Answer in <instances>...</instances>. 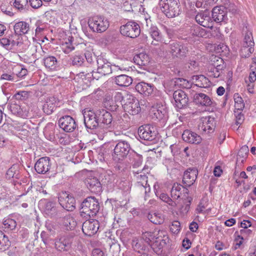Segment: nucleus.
<instances>
[{"instance_id":"nucleus-64","label":"nucleus","mask_w":256,"mask_h":256,"mask_svg":"<svg viewBox=\"0 0 256 256\" xmlns=\"http://www.w3.org/2000/svg\"><path fill=\"white\" fill-rule=\"evenodd\" d=\"M150 168L146 165L143 168H140L139 176H146L147 174H150Z\"/></svg>"},{"instance_id":"nucleus-45","label":"nucleus","mask_w":256,"mask_h":256,"mask_svg":"<svg viewBox=\"0 0 256 256\" xmlns=\"http://www.w3.org/2000/svg\"><path fill=\"white\" fill-rule=\"evenodd\" d=\"M182 186L178 184H174L171 190V196L173 199H178L181 195Z\"/></svg>"},{"instance_id":"nucleus-58","label":"nucleus","mask_w":256,"mask_h":256,"mask_svg":"<svg viewBox=\"0 0 256 256\" xmlns=\"http://www.w3.org/2000/svg\"><path fill=\"white\" fill-rule=\"evenodd\" d=\"M180 82V85L182 86L185 88H190L192 87L193 83L190 82L188 81V80L184 79V78H179Z\"/></svg>"},{"instance_id":"nucleus-35","label":"nucleus","mask_w":256,"mask_h":256,"mask_svg":"<svg viewBox=\"0 0 256 256\" xmlns=\"http://www.w3.org/2000/svg\"><path fill=\"white\" fill-rule=\"evenodd\" d=\"M146 26L148 28V30L152 38L156 41L160 40L162 37L158 28L156 26H151L150 28H148L149 22H150L151 21L150 20L146 19Z\"/></svg>"},{"instance_id":"nucleus-40","label":"nucleus","mask_w":256,"mask_h":256,"mask_svg":"<svg viewBox=\"0 0 256 256\" xmlns=\"http://www.w3.org/2000/svg\"><path fill=\"white\" fill-rule=\"evenodd\" d=\"M70 246V244L68 240L64 238H60L55 242V247L59 251H66Z\"/></svg>"},{"instance_id":"nucleus-30","label":"nucleus","mask_w":256,"mask_h":256,"mask_svg":"<svg viewBox=\"0 0 256 256\" xmlns=\"http://www.w3.org/2000/svg\"><path fill=\"white\" fill-rule=\"evenodd\" d=\"M56 98L50 96L46 98L45 103L42 106L44 112L48 115L52 114L56 108Z\"/></svg>"},{"instance_id":"nucleus-32","label":"nucleus","mask_w":256,"mask_h":256,"mask_svg":"<svg viewBox=\"0 0 256 256\" xmlns=\"http://www.w3.org/2000/svg\"><path fill=\"white\" fill-rule=\"evenodd\" d=\"M115 82L120 86L126 87L132 84V79L127 75L120 74L115 77Z\"/></svg>"},{"instance_id":"nucleus-14","label":"nucleus","mask_w":256,"mask_h":256,"mask_svg":"<svg viewBox=\"0 0 256 256\" xmlns=\"http://www.w3.org/2000/svg\"><path fill=\"white\" fill-rule=\"evenodd\" d=\"M60 206L68 211H73L75 209L76 201L73 196L67 193L62 192L58 198Z\"/></svg>"},{"instance_id":"nucleus-50","label":"nucleus","mask_w":256,"mask_h":256,"mask_svg":"<svg viewBox=\"0 0 256 256\" xmlns=\"http://www.w3.org/2000/svg\"><path fill=\"white\" fill-rule=\"evenodd\" d=\"M64 224L66 226H68L70 229L74 228L76 225L74 218L70 216H67L64 218Z\"/></svg>"},{"instance_id":"nucleus-61","label":"nucleus","mask_w":256,"mask_h":256,"mask_svg":"<svg viewBox=\"0 0 256 256\" xmlns=\"http://www.w3.org/2000/svg\"><path fill=\"white\" fill-rule=\"evenodd\" d=\"M85 58L89 64L92 63L96 60L95 56L90 52H86L84 54Z\"/></svg>"},{"instance_id":"nucleus-54","label":"nucleus","mask_w":256,"mask_h":256,"mask_svg":"<svg viewBox=\"0 0 256 256\" xmlns=\"http://www.w3.org/2000/svg\"><path fill=\"white\" fill-rule=\"evenodd\" d=\"M198 172L195 167L188 168L184 172V176H198Z\"/></svg>"},{"instance_id":"nucleus-44","label":"nucleus","mask_w":256,"mask_h":256,"mask_svg":"<svg viewBox=\"0 0 256 256\" xmlns=\"http://www.w3.org/2000/svg\"><path fill=\"white\" fill-rule=\"evenodd\" d=\"M11 246V242L8 236L4 234L0 239V250L5 251L7 250Z\"/></svg>"},{"instance_id":"nucleus-24","label":"nucleus","mask_w":256,"mask_h":256,"mask_svg":"<svg viewBox=\"0 0 256 256\" xmlns=\"http://www.w3.org/2000/svg\"><path fill=\"white\" fill-rule=\"evenodd\" d=\"M182 138L184 142L192 144H198L202 141V138L198 134L189 130L184 131Z\"/></svg>"},{"instance_id":"nucleus-27","label":"nucleus","mask_w":256,"mask_h":256,"mask_svg":"<svg viewBox=\"0 0 256 256\" xmlns=\"http://www.w3.org/2000/svg\"><path fill=\"white\" fill-rule=\"evenodd\" d=\"M195 19L196 22L204 27H212V22L207 12H202L198 14Z\"/></svg>"},{"instance_id":"nucleus-6","label":"nucleus","mask_w":256,"mask_h":256,"mask_svg":"<svg viewBox=\"0 0 256 256\" xmlns=\"http://www.w3.org/2000/svg\"><path fill=\"white\" fill-rule=\"evenodd\" d=\"M120 34L124 36L134 38L140 33V26L136 22L129 21L125 24L122 25L120 28Z\"/></svg>"},{"instance_id":"nucleus-51","label":"nucleus","mask_w":256,"mask_h":256,"mask_svg":"<svg viewBox=\"0 0 256 256\" xmlns=\"http://www.w3.org/2000/svg\"><path fill=\"white\" fill-rule=\"evenodd\" d=\"M84 58L82 56H74L72 58V63L74 66H81L84 64Z\"/></svg>"},{"instance_id":"nucleus-53","label":"nucleus","mask_w":256,"mask_h":256,"mask_svg":"<svg viewBox=\"0 0 256 256\" xmlns=\"http://www.w3.org/2000/svg\"><path fill=\"white\" fill-rule=\"evenodd\" d=\"M242 110H234V114L236 117V124L238 126L241 124L244 120V118L243 114H242Z\"/></svg>"},{"instance_id":"nucleus-62","label":"nucleus","mask_w":256,"mask_h":256,"mask_svg":"<svg viewBox=\"0 0 256 256\" xmlns=\"http://www.w3.org/2000/svg\"><path fill=\"white\" fill-rule=\"evenodd\" d=\"M208 76L210 77L217 78L220 76L222 74L218 72L217 70H215L213 68H211L210 70L208 72Z\"/></svg>"},{"instance_id":"nucleus-15","label":"nucleus","mask_w":256,"mask_h":256,"mask_svg":"<svg viewBox=\"0 0 256 256\" xmlns=\"http://www.w3.org/2000/svg\"><path fill=\"white\" fill-rule=\"evenodd\" d=\"M58 124L60 127L66 132H72L77 126L75 120L70 116L60 118Z\"/></svg>"},{"instance_id":"nucleus-57","label":"nucleus","mask_w":256,"mask_h":256,"mask_svg":"<svg viewBox=\"0 0 256 256\" xmlns=\"http://www.w3.org/2000/svg\"><path fill=\"white\" fill-rule=\"evenodd\" d=\"M78 78H81L82 80H89V79L92 76V72H81L77 75Z\"/></svg>"},{"instance_id":"nucleus-1","label":"nucleus","mask_w":256,"mask_h":256,"mask_svg":"<svg viewBox=\"0 0 256 256\" xmlns=\"http://www.w3.org/2000/svg\"><path fill=\"white\" fill-rule=\"evenodd\" d=\"M97 70L92 71V77L94 79L98 80L102 76H106L114 72L118 74L119 70H124L123 67L118 66H112L110 63L102 56L97 57Z\"/></svg>"},{"instance_id":"nucleus-17","label":"nucleus","mask_w":256,"mask_h":256,"mask_svg":"<svg viewBox=\"0 0 256 256\" xmlns=\"http://www.w3.org/2000/svg\"><path fill=\"white\" fill-rule=\"evenodd\" d=\"M214 120L210 116L202 118V122L198 126L200 131L206 134L214 132Z\"/></svg>"},{"instance_id":"nucleus-34","label":"nucleus","mask_w":256,"mask_h":256,"mask_svg":"<svg viewBox=\"0 0 256 256\" xmlns=\"http://www.w3.org/2000/svg\"><path fill=\"white\" fill-rule=\"evenodd\" d=\"M212 60H214V62L212 68L217 70L222 75L226 68V64L224 62L223 60L216 56H212Z\"/></svg>"},{"instance_id":"nucleus-28","label":"nucleus","mask_w":256,"mask_h":256,"mask_svg":"<svg viewBox=\"0 0 256 256\" xmlns=\"http://www.w3.org/2000/svg\"><path fill=\"white\" fill-rule=\"evenodd\" d=\"M135 88L140 94L145 96H149L153 92L154 85L142 82L136 86Z\"/></svg>"},{"instance_id":"nucleus-22","label":"nucleus","mask_w":256,"mask_h":256,"mask_svg":"<svg viewBox=\"0 0 256 256\" xmlns=\"http://www.w3.org/2000/svg\"><path fill=\"white\" fill-rule=\"evenodd\" d=\"M190 34L192 37L190 38L189 42H195L199 40L201 38H206V30L198 25H194L190 29Z\"/></svg>"},{"instance_id":"nucleus-48","label":"nucleus","mask_w":256,"mask_h":256,"mask_svg":"<svg viewBox=\"0 0 256 256\" xmlns=\"http://www.w3.org/2000/svg\"><path fill=\"white\" fill-rule=\"evenodd\" d=\"M19 166L13 164L6 172L8 176H18L20 174Z\"/></svg>"},{"instance_id":"nucleus-49","label":"nucleus","mask_w":256,"mask_h":256,"mask_svg":"<svg viewBox=\"0 0 256 256\" xmlns=\"http://www.w3.org/2000/svg\"><path fill=\"white\" fill-rule=\"evenodd\" d=\"M160 198L163 202L167 203L172 208H176L177 206L176 202L172 200L167 194L162 193L159 196Z\"/></svg>"},{"instance_id":"nucleus-37","label":"nucleus","mask_w":256,"mask_h":256,"mask_svg":"<svg viewBox=\"0 0 256 256\" xmlns=\"http://www.w3.org/2000/svg\"><path fill=\"white\" fill-rule=\"evenodd\" d=\"M147 218L152 222L156 224H160L164 220V216L160 213H149L148 214Z\"/></svg>"},{"instance_id":"nucleus-8","label":"nucleus","mask_w":256,"mask_h":256,"mask_svg":"<svg viewBox=\"0 0 256 256\" xmlns=\"http://www.w3.org/2000/svg\"><path fill=\"white\" fill-rule=\"evenodd\" d=\"M130 150V144L127 142L120 141L114 147L113 159L116 162L122 160L128 156Z\"/></svg>"},{"instance_id":"nucleus-47","label":"nucleus","mask_w":256,"mask_h":256,"mask_svg":"<svg viewBox=\"0 0 256 256\" xmlns=\"http://www.w3.org/2000/svg\"><path fill=\"white\" fill-rule=\"evenodd\" d=\"M72 37L69 38H68V42H66L62 44L63 52L66 54H69L74 49V47L72 44Z\"/></svg>"},{"instance_id":"nucleus-7","label":"nucleus","mask_w":256,"mask_h":256,"mask_svg":"<svg viewBox=\"0 0 256 256\" xmlns=\"http://www.w3.org/2000/svg\"><path fill=\"white\" fill-rule=\"evenodd\" d=\"M246 30H245L244 28L243 29L244 39L243 48L241 51L242 56L244 58L250 56V54L254 52V45L252 32L248 30L247 27H246Z\"/></svg>"},{"instance_id":"nucleus-55","label":"nucleus","mask_w":256,"mask_h":256,"mask_svg":"<svg viewBox=\"0 0 256 256\" xmlns=\"http://www.w3.org/2000/svg\"><path fill=\"white\" fill-rule=\"evenodd\" d=\"M180 230V224L178 221H174L170 227V230L174 234H177Z\"/></svg>"},{"instance_id":"nucleus-16","label":"nucleus","mask_w":256,"mask_h":256,"mask_svg":"<svg viewBox=\"0 0 256 256\" xmlns=\"http://www.w3.org/2000/svg\"><path fill=\"white\" fill-rule=\"evenodd\" d=\"M212 13L214 20L217 23L226 22L228 20L227 9L224 6H215L213 8Z\"/></svg>"},{"instance_id":"nucleus-52","label":"nucleus","mask_w":256,"mask_h":256,"mask_svg":"<svg viewBox=\"0 0 256 256\" xmlns=\"http://www.w3.org/2000/svg\"><path fill=\"white\" fill-rule=\"evenodd\" d=\"M28 3V0H15L14 3V6L19 10H24Z\"/></svg>"},{"instance_id":"nucleus-41","label":"nucleus","mask_w":256,"mask_h":256,"mask_svg":"<svg viewBox=\"0 0 256 256\" xmlns=\"http://www.w3.org/2000/svg\"><path fill=\"white\" fill-rule=\"evenodd\" d=\"M210 28L208 30H206V38H214L216 40H220L222 38V34L220 33V29L217 28L208 27Z\"/></svg>"},{"instance_id":"nucleus-12","label":"nucleus","mask_w":256,"mask_h":256,"mask_svg":"<svg viewBox=\"0 0 256 256\" xmlns=\"http://www.w3.org/2000/svg\"><path fill=\"white\" fill-rule=\"evenodd\" d=\"M170 46V52L174 57L180 58L184 57L188 51L187 44L180 42H172Z\"/></svg>"},{"instance_id":"nucleus-3","label":"nucleus","mask_w":256,"mask_h":256,"mask_svg":"<svg viewBox=\"0 0 256 256\" xmlns=\"http://www.w3.org/2000/svg\"><path fill=\"white\" fill-rule=\"evenodd\" d=\"M100 209L98 200L94 197L90 196L86 198L81 204L80 214L90 217L96 215Z\"/></svg>"},{"instance_id":"nucleus-46","label":"nucleus","mask_w":256,"mask_h":256,"mask_svg":"<svg viewBox=\"0 0 256 256\" xmlns=\"http://www.w3.org/2000/svg\"><path fill=\"white\" fill-rule=\"evenodd\" d=\"M192 198L191 197H187L186 199V204L180 207L178 206H176L177 208L180 210V212L183 214H185L188 212L190 208V204Z\"/></svg>"},{"instance_id":"nucleus-43","label":"nucleus","mask_w":256,"mask_h":256,"mask_svg":"<svg viewBox=\"0 0 256 256\" xmlns=\"http://www.w3.org/2000/svg\"><path fill=\"white\" fill-rule=\"evenodd\" d=\"M2 228L6 232L14 230L16 226V222L12 219L8 218L3 222Z\"/></svg>"},{"instance_id":"nucleus-21","label":"nucleus","mask_w":256,"mask_h":256,"mask_svg":"<svg viewBox=\"0 0 256 256\" xmlns=\"http://www.w3.org/2000/svg\"><path fill=\"white\" fill-rule=\"evenodd\" d=\"M50 168V158L44 156L39 158L34 165L36 172L40 174H46Z\"/></svg>"},{"instance_id":"nucleus-42","label":"nucleus","mask_w":256,"mask_h":256,"mask_svg":"<svg viewBox=\"0 0 256 256\" xmlns=\"http://www.w3.org/2000/svg\"><path fill=\"white\" fill-rule=\"evenodd\" d=\"M234 108L236 110H242L244 108V104L242 98L238 93H236L234 95Z\"/></svg>"},{"instance_id":"nucleus-4","label":"nucleus","mask_w":256,"mask_h":256,"mask_svg":"<svg viewBox=\"0 0 256 256\" xmlns=\"http://www.w3.org/2000/svg\"><path fill=\"white\" fill-rule=\"evenodd\" d=\"M162 10L168 18H174L180 12L179 0H160Z\"/></svg>"},{"instance_id":"nucleus-5","label":"nucleus","mask_w":256,"mask_h":256,"mask_svg":"<svg viewBox=\"0 0 256 256\" xmlns=\"http://www.w3.org/2000/svg\"><path fill=\"white\" fill-rule=\"evenodd\" d=\"M88 25L93 32L102 33L107 30L109 22L104 16H94L89 18Z\"/></svg>"},{"instance_id":"nucleus-23","label":"nucleus","mask_w":256,"mask_h":256,"mask_svg":"<svg viewBox=\"0 0 256 256\" xmlns=\"http://www.w3.org/2000/svg\"><path fill=\"white\" fill-rule=\"evenodd\" d=\"M150 114L153 119L158 120L166 119L168 116L166 106L160 104H157L151 108Z\"/></svg>"},{"instance_id":"nucleus-59","label":"nucleus","mask_w":256,"mask_h":256,"mask_svg":"<svg viewBox=\"0 0 256 256\" xmlns=\"http://www.w3.org/2000/svg\"><path fill=\"white\" fill-rule=\"evenodd\" d=\"M30 6L34 8H40L42 4V0H28Z\"/></svg>"},{"instance_id":"nucleus-31","label":"nucleus","mask_w":256,"mask_h":256,"mask_svg":"<svg viewBox=\"0 0 256 256\" xmlns=\"http://www.w3.org/2000/svg\"><path fill=\"white\" fill-rule=\"evenodd\" d=\"M194 102L201 106H210L212 102L210 98L203 93L196 94L194 96Z\"/></svg>"},{"instance_id":"nucleus-33","label":"nucleus","mask_w":256,"mask_h":256,"mask_svg":"<svg viewBox=\"0 0 256 256\" xmlns=\"http://www.w3.org/2000/svg\"><path fill=\"white\" fill-rule=\"evenodd\" d=\"M46 68L51 70H56L58 67V62L55 56H49L44 58Z\"/></svg>"},{"instance_id":"nucleus-29","label":"nucleus","mask_w":256,"mask_h":256,"mask_svg":"<svg viewBox=\"0 0 256 256\" xmlns=\"http://www.w3.org/2000/svg\"><path fill=\"white\" fill-rule=\"evenodd\" d=\"M191 81L195 86L200 88H206L210 86V81L203 75L193 76Z\"/></svg>"},{"instance_id":"nucleus-11","label":"nucleus","mask_w":256,"mask_h":256,"mask_svg":"<svg viewBox=\"0 0 256 256\" xmlns=\"http://www.w3.org/2000/svg\"><path fill=\"white\" fill-rule=\"evenodd\" d=\"M155 128L150 124L141 126L138 129V134L141 140L152 142L154 140L157 135Z\"/></svg>"},{"instance_id":"nucleus-9","label":"nucleus","mask_w":256,"mask_h":256,"mask_svg":"<svg viewBox=\"0 0 256 256\" xmlns=\"http://www.w3.org/2000/svg\"><path fill=\"white\" fill-rule=\"evenodd\" d=\"M84 123L86 128L95 130L97 134L98 128L100 126V121L97 116V111L88 110L83 114Z\"/></svg>"},{"instance_id":"nucleus-25","label":"nucleus","mask_w":256,"mask_h":256,"mask_svg":"<svg viewBox=\"0 0 256 256\" xmlns=\"http://www.w3.org/2000/svg\"><path fill=\"white\" fill-rule=\"evenodd\" d=\"M86 184L92 192L99 193L102 192V186L96 177H89L86 180Z\"/></svg>"},{"instance_id":"nucleus-38","label":"nucleus","mask_w":256,"mask_h":256,"mask_svg":"<svg viewBox=\"0 0 256 256\" xmlns=\"http://www.w3.org/2000/svg\"><path fill=\"white\" fill-rule=\"evenodd\" d=\"M129 158L132 166H141L142 162V155L136 152H133L130 154Z\"/></svg>"},{"instance_id":"nucleus-39","label":"nucleus","mask_w":256,"mask_h":256,"mask_svg":"<svg viewBox=\"0 0 256 256\" xmlns=\"http://www.w3.org/2000/svg\"><path fill=\"white\" fill-rule=\"evenodd\" d=\"M249 152L248 147L246 145L242 146L237 155V162L244 163L246 160Z\"/></svg>"},{"instance_id":"nucleus-60","label":"nucleus","mask_w":256,"mask_h":256,"mask_svg":"<svg viewBox=\"0 0 256 256\" xmlns=\"http://www.w3.org/2000/svg\"><path fill=\"white\" fill-rule=\"evenodd\" d=\"M18 72L16 74V75L18 78H23L27 74L28 70L24 68H22L20 66H18L16 68Z\"/></svg>"},{"instance_id":"nucleus-19","label":"nucleus","mask_w":256,"mask_h":256,"mask_svg":"<svg viewBox=\"0 0 256 256\" xmlns=\"http://www.w3.org/2000/svg\"><path fill=\"white\" fill-rule=\"evenodd\" d=\"M99 222L95 220H87L82 224V230L84 234L90 236L94 234L99 228Z\"/></svg>"},{"instance_id":"nucleus-26","label":"nucleus","mask_w":256,"mask_h":256,"mask_svg":"<svg viewBox=\"0 0 256 256\" xmlns=\"http://www.w3.org/2000/svg\"><path fill=\"white\" fill-rule=\"evenodd\" d=\"M11 111L14 114L23 118H26L29 116V108L27 106L14 104L11 106Z\"/></svg>"},{"instance_id":"nucleus-20","label":"nucleus","mask_w":256,"mask_h":256,"mask_svg":"<svg viewBox=\"0 0 256 256\" xmlns=\"http://www.w3.org/2000/svg\"><path fill=\"white\" fill-rule=\"evenodd\" d=\"M40 205H43L44 212L48 216L56 218L57 216L58 210L56 202L44 199L40 200Z\"/></svg>"},{"instance_id":"nucleus-63","label":"nucleus","mask_w":256,"mask_h":256,"mask_svg":"<svg viewBox=\"0 0 256 256\" xmlns=\"http://www.w3.org/2000/svg\"><path fill=\"white\" fill-rule=\"evenodd\" d=\"M250 70L252 72L250 73L248 80L251 83H253L256 80V70L252 67H250Z\"/></svg>"},{"instance_id":"nucleus-36","label":"nucleus","mask_w":256,"mask_h":256,"mask_svg":"<svg viewBox=\"0 0 256 256\" xmlns=\"http://www.w3.org/2000/svg\"><path fill=\"white\" fill-rule=\"evenodd\" d=\"M134 62L139 66H146L150 62V58L146 53H140L134 58Z\"/></svg>"},{"instance_id":"nucleus-2","label":"nucleus","mask_w":256,"mask_h":256,"mask_svg":"<svg viewBox=\"0 0 256 256\" xmlns=\"http://www.w3.org/2000/svg\"><path fill=\"white\" fill-rule=\"evenodd\" d=\"M97 116L100 121V126L98 128L97 135L100 139H103L104 135L108 133V124H110L112 118L111 114L105 110H97Z\"/></svg>"},{"instance_id":"nucleus-18","label":"nucleus","mask_w":256,"mask_h":256,"mask_svg":"<svg viewBox=\"0 0 256 256\" xmlns=\"http://www.w3.org/2000/svg\"><path fill=\"white\" fill-rule=\"evenodd\" d=\"M34 28L29 22L24 21L16 22L14 26V32L18 36L32 34Z\"/></svg>"},{"instance_id":"nucleus-56","label":"nucleus","mask_w":256,"mask_h":256,"mask_svg":"<svg viewBox=\"0 0 256 256\" xmlns=\"http://www.w3.org/2000/svg\"><path fill=\"white\" fill-rule=\"evenodd\" d=\"M196 177H182V184L184 186H190L196 180Z\"/></svg>"},{"instance_id":"nucleus-10","label":"nucleus","mask_w":256,"mask_h":256,"mask_svg":"<svg viewBox=\"0 0 256 256\" xmlns=\"http://www.w3.org/2000/svg\"><path fill=\"white\" fill-rule=\"evenodd\" d=\"M124 110L132 115L138 114L140 110L138 100L130 94L126 96V102L122 104Z\"/></svg>"},{"instance_id":"nucleus-13","label":"nucleus","mask_w":256,"mask_h":256,"mask_svg":"<svg viewBox=\"0 0 256 256\" xmlns=\"http://www.w3.org/2000/svg\"><path fill=\"white\" fill-rule=\"evenodd\" d=\"M175 106L181 109L186 106L188 102V98L184 92L181 90H176L173 94Z\"/></svg>"}]
</instances>
